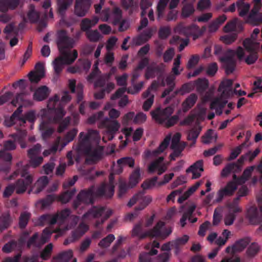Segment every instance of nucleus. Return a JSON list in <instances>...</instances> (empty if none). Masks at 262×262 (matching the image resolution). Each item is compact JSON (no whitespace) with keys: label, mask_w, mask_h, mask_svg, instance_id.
<instances>
[{"label":"nucleus","mask_w":262,"mask_h":262,"mask_svg":"<svg viewBox=\"0 0 262 262\" xmlns=\"http://www.w3.org/2000/svg\"><path fill=\"white\" fill-rule=\"evenodd\" d=\"M100 139L98 130L89 129L79 133L78 142L73 145V149L79 155H85L88 164L96 163L105 155L104 146L99 145Z\"/></svg>","instance_id":"obj_1"},{"label":"nucleus","mask_w":262,"mask_h":262,"mask_svg":"<svg viewBox=\"0 0 262 262\" xmlns=\"http://www.w3.org/2000/svg\"><path fill=\"white\" fill-rule=\"evenodd\" d=\"M57 43L60 55L52 62L54 73L58 75L63 70L65 65H69L73 63L78 56L76 50L72 51L70 49L73 48L74 41L73 39L67 35V32L60 30L57 32Z\"/></svg>","instance_id":"obj_2"},{"label":"nucleus","mask_w":262,"mask_h":262,"mask_svg":"<svg viewBox=\"0 0 262 262\" xmlns=\"http://www.w3.org/2000/svg\"><path fill=\"white\" fill-rule=\"evenodd\" d=\"M39 115L41 122L39 125V130L44 140L49 138L55 131L53 124L58 123L64 116V112L61 109L57 111L41 110Z\"/></svg>","instance_id":"obj_3"},{"label":"nucleus","mask_w":262,"mask_h":262,"mask_svg":"<svg viewBox=\"0 0 262 262\" xmlns=\"http://www.w3.org/2000/svg\"><path fill=\"white\" fill-rule=\"evenodd\" d=\"M96 121L98 122L99 128L106 129L104 136L102 138L104 142L106 141V139L112 140L120 127V123L116 120H111L107 117H103V113L101 111L90 117L88 120V122L91 124Z\"/></svg>","instance_id":"obj_4"},{"label":"nucleus","mask_w":262,"mask_h":262,"mask_svg":"<svg viewBox=\"0 0 262 262\" xmlns=\"http://www.w3.org/2000/svg\"><path fill=\"white\" fill-rule=\"evenodd\" d=\"M17 169L13 174L5 179L10 180L17 177L19 174L21 178L17 180L14 184L15 188V191L17 194H21L24 193L27 188L29 187L33 182V176L29 173V165L26 164L23 165L22 162H19L16 164Z\"/></svg>","instance_id":"obj_5"},{"label":"nucleus","mask_w":262,"mask_h":262,"mask_svg":"<svg viewBox=\"0 0 262 262\" xmlns=\"http://www.w3.org/2000/svg\"><path fill=\"white\" fill-rule=\"evenodd\" d=\"M173 112V108L168 106L164 109L157 107L154 111L150 112V114L157 123L166 127H170L176 124L179 119L178 115L171 116Z\"/></svg>","instance_id":"obj_6"},{"label":"nucleus","mask_w":262,"mask_h":262,"mask_svg":"<svg viewBox=\"0 0 262 262\" xmlns=\"http://www.w3.org/2000/svg\"><path fill=\"white\" fill-rule=\"evenodd\" d=\"M141 20L138 28L139 34L133 38L132 42L135 45L140 46L147 40V18L145 15L147 9V0H141L140 3Z\"/></svg>","instance_id":"obj_7"},{"label":"nucleus","mask_w":262,"mask_h":262,"mask_svg":"<svg viewBox=\"0 0 262 262\" xmlns=\"http://www.w3.org/2000/svg\"><path fill=\"white\" fill-rule=\"evenodd\" d=\"M143 190L134 195L128 202L127 206L128 207H132L136 203H139V206L136 208L135 211L128 213L126 215V219L132 220L138 215L137 211L143 209L147 205V198L146 190L147 189V182L145 181L142 184Z\"/></svg>","instance_id":"obj_8"},{"label":"nucleus","mask_w":262,"mask_h":262,"mask_svg":"<svg viewBox=\"0 0 262 262\" xmlns=\"http://www.w3.org/2000/svg\"><path fill=\"white\" fill-rule=\"evenodd\" d=\"M235 55H237L239 60L243 58L245 53L241 47H238L236 51L231 49L227 50L225 55L220 58V61L224 64L227 74L232 73L235 70L236 63L234 58Z\"/></svg>","instance_id":"obj_9"},{"label":"nucleus","mask_w":262,"mask_h":262,"mask_svg":"<svg viewBox=\"0 0 262 262\" xmlns=\"http://www.w3.org/2000/svg\"><path fill=\"white\" fill-rule=\"evenodd\" d=\"M69 229L68 226H67L63 229L58 228L54 230H51L50 227L46 228L43 230L41 235L39 238L38 233H34L33 235L28 240L27 246L28 248L32 246L40 248L49 241L52 233L57 232L61 234H63L64 231Z\"/></svg>","instance_id":"obj_10"},{"label":"nucleus","mask_w":262,"mask_h":262,"mask_svg":"<svg viewBox=\"0 0 262 262\" xmlns=\"http://www.w3.org/2000/svg\"><path fill=\"white\" fill-rule=\"evenodd\" d=\"M98 187L96 189L94 186H92L88 189L81 190L78 194L76 199L73 202V207L77 209L83 204L90 205L94 203L95 199L98 197L104 198V195L98 194Z\"/></svg>","instance_id":"obj_11"},{"label":"nucleus","mask_w":262,"mask_h":262,"mask_svg":"<svg viewBox=\"0 0 262 262\" xmlns=\"http://www.w3.org/2000/svg\"><path fill=\"white\" fill-rule=\"evenodd\" d=\"M112 213V210L110 209H106L103 207L93 206L82 215V219L85 220L100 218V221H97L95 223V227H98L100 225L103 224L111 215Z\"/></svg>","instance_id":"obj_12"},{"label":"nucleus","mask_w":262,"mask_h":262,"mask_svg":"<svg viewBox=\"0 0 262 262\" xmlns=\"http://www.w3.org/2000/svg\"><path fill=\"white\" fill-rule=\"evenodd\" d=\"M16 148V144L14 141L8 140L4 143V150L0 151V160L6 162V163L0 165V172L7 173L10 169L12 155L6 151V150H14Z\"/></svg>","instance_id":"obj_13"},{"label":"nucleus","mask_w":262,"mask_h":262,"mask_svg":"<svg viewBox=\"0 0 262 262\" xmlns=\"http://www.w3.org/2000/svg\"><path fill=\"white\" fill-rule=\"evenodd\" d=\"M99 62L96 61L94 64V69L91 74L88 76L87 80L89 82H93L95 80L94 83L95 88H105L107 84L110 83L109 75H100V71L98 69Z\"/></svg>","instance_id":"obj_14"},{"label":"nucleus","mask_w":262,"mask_h":262,"mask_svg":"<svg viewBox=\"0 0 262 262\" xmlns=\"http://www.w3.org/2000/svg\"><path fill=\"white\" fill-rule=\"evenodd\" d=\"M71 99V97L69 93L67 91L64 92L61 100H60L59 97L57 95H55L49 99L46 109L49 111H57L61 109L65 115L66 111L64 110V105L70 101Z\"/></svg>","instance_id":"obj_15"},{"label":"nucleus","mask_w":262,"mask_h":262,"mask_svg":"<svg viewBox=\"0 0 262 262\" xmlns=\"http://www.w3.org/2000/svg\"><path fill=\"white\" fill-rule=\"evenodd\" d=\"M170 0H160L156 11L157 19L160 20L164 18L167 21L176 20L178 17V11L174 9H170L166 16L164 15L165 8Z\"/></svg>","instance_id":"obj_16"},{"label":"nucleus","mask_w":262,"mask_h":262,"mask_svg":"<svg viewBox=\"0 0 262 262\" xmlns=\"http://www.w3.org/2000/svg\"><path fill=\"white\" fill-rule=\"evenodd\" d=\"M243 46L246 50L250 53L245 59V62L249 65L253 64L258 59L259 43L254 42L249 38H246L243 41Z\"/></svg>","instance_id":"obj_17"},{"label":"nucleus","mask_w":262,"mask_h":262,"mask_svg":"<svg viewBox=\"0 0 262 262\" xmlns=\"http://www.w3.org/2000/svg\"><path fill=\"white\" fill-rule=\"evenodd\" d=\"M233 80L231 79H226L222 81L219 85L218 91L221 92L222 96L225 98H228L233 94L238 95L239 96L246 95V92L244 91H237L235 89L232 88Z\"/></svg>","instance_id":"obj_18"},{"label":"nucleus","mask_w":262,"mask_h":262,"mask_svg":"<svg viewBox=\"0 0 262 262\" xmlns=\"http://www.w3.org/2000/svg\"><path fill=\"white\" fill-rule=\"evenodd\" d=\"M164 226V222L159 221L152 229L148 230V237H156L162 239L167 238L172 233V229L171 227L165 228Z\"/></svg>","instance_id":"obj_19"},{"label":"nucleus","mask_w":262,"mask_h":262,"mask_svg":"<svg viewBox=\"0 0 262 262\" xmlns=\"http://www.w3.org/2000/svg\"><path fill=\"white\" fill-rule=\"evenodd\" d=\"M113 172H111L109 176V182L102 183L98 186V194L104 195V198H111L114 194L115 191V178Z\"/></svg>","instance_id":"obj_20"},{"label":"nucleus","mask_w":262,"mask_h":262,"mask_svg":"<svg viewBox=\"0 0 262 262\" xmlns=\"http://www.w3.org/2000/svg\"><path fill=\"white\" fill-rule=\"evenodd\" d=\"M259 209L255 206L250 207L247 211V217L252 224H258L262 222V196L258 199Z\"/></svg>","instance_id":"obj_21"},{"label":"nucleus","mask_w":262,"mask_h":262,"mask_svg":"<svg viewBox=\"0 0 262 262\" xmlns=\"http://www.w3.org/2000/svg\"><path fill=\"white\" fill-rule=\"evenodd\" d=\"M41 146L39 144H36L32 148L28 151V155L30 159L29 167L36 168L39 166L43 161V158L41 156H38L41 152Z\"/></svg>","instance_id":"obj_22"},{"label":"nucleus","mask_w":262,"mask_h":262,"mask_svg":"<svg viewBox=\"0 0 262 262\" xmlns=\"http://www.w3.org/2000/svg\"><path fill=\"white\" fill-rule=\"evenodd\" d=\"M238 179L235 173L233 175V181L228 182L223 189L220 190L217 193V202L221 201L225 196L232 195L237 189V182Z\"/></svg>","instance_id":"obj_23"},{"label":"nucleus","mask_w":262,"mask_h":262,"mask_svg":"<svg viewBox=\"0 0 262 262\" xmlns=\"http://www.w3.org/2000/svg\"><path fill=\"white\" fill-rule=\"evenodd\" d=\"M174 31L180 34L189 36L199 32L200 28L198 25L194 24L189 26H185L183 24L180 23L176 26Z\"/></svg>","instance_id":"obj_24"},{"label":"nucleus","mask_w":262,"mask_h":262,"mask_svg":"<svg viewBox=\"0 0 262 262\" xmlns=\"http://www.w3.org/2000/svg\"><path fill=\"white\" fill-rule=\"evenodd\" d=\"M21 112L22 105H20L12 116L9 118L5 120V125L8 127L17 123L20 125H24L26 123L27 120L26 117L25 118L20 117Z\"/></svg>","instance_id":"obj_25"},{"label":"nucleus","mask_w":262,"mask_h":262,"mask_svg":"<svg viewBox=\"0 0 262 262\" xmlns=\"http://www.w3.org/2000/svg\"><path fill=\"white\" fill-rule=\"evenodd\" d=\"M91 4V0H76L74 10L75 14L79 17L85 16Z\"/></svg>","instance_id":"obj_26"},{"label":"nucleus","mask_w":262,"mask_h":262,"mask_svg":"<svg viewBox=\"0 0 262 262\" xmlns=\"http://www.w3.org/2000/svg\"><path fill=\"white\" fill-rule=\"evenodd\" d=\"M250 242V238L248 237L241 238L236 241L231 247H227L226 252L228 253H231L233 254L237 252H241L247 247Z\"/></svg>","instance_id":"obj_27"},{"label":"nucleus","mask_w":262,"mask_h":262,"mask_svg":"<svg viewBox=\"0 0 262 262\" xmlns=\"http://www.w3.org/2000/svg\"><path fill=\"white\" fill-rule=\"evenodd\" d=\"M163 157H160L151 162L148 165V173H153L156 170L158 171V175H161L164 173L166 170L167 167L165 164L163 163Z\"/></svg>","instance_id":"obj_28"},{"label":"nucleus","mask_w":262,"mask_h":262,"mask_svg":"<svg viewBox=\"0 0 262 262\" xmlns=\"http://www.w3.org/2000/svg\"><path fill=\"white\" fill-rule=\"evenodd\" d=\"M50 92L47 86H40L35 90L33 96V99L37 101H42L48 97Z\"/></svg>","instance_id":"obj_29"},{"label":"nucleus","mask_w":262,"mask_h":262,"mask_svg":"<svg viewBox=\"0 0 262 262\" xmlns=\"http://www.w3.org/2000/svg\"><path fill=\"white\" fill-rule=\"evenodd\" d=\"M204 171L203 160H199L191 165L186 170V172L192 173L193 179H196L201 176V172Z\"/></svg>","instance_id":"obj_30"},{"label":"nucleus","mask_w":262,"mask_h":262,"mask_svg":"<svg viewBox=\"0 0 262 262\" xmlns=\"http://www.w3.org/2000/svg\"><path fill=\"white\" fill-rule=\"evenodd\" d=\"M48 183L49 179L47 176H42L40 177L34 183L33 188L28 191V193L30 194L33 190H34V192L35 193H39L46 187Z\"/></svg>","instance_id":"obj_31"},{"label":"nucleus","mask_w":262,"mask_h":262,"mask_svg":"<svg viewBox=\"0 0 262 262\" xmlns=\"http://www.w3.org/2000/svg\"><path fill=\"white\" fill-rule=\"evenodd\" d=\"M57 195L52 194L47 195L45 199L38 200L36 203V206L41 209H45L49 207L52 203L56 201Z\"/></svg>","instance_id":"obj_32"},{"label":"nucleus","mask_w":262,"mask_h":262,"mask_svg":"<svg viewBox=\"0 0 262 262\" xmlns=\"http://www.w3.org/2000/svg\"><path fill=\"white\" fill-rule=\"evenodd\" d=\"M170 139V136H167L164 138L157 149L152 151L148 150V157L150 156L157 157L162 153L168 147Z\"/></svg>","instance_id":"obj_33"},{"label":"nucleus","mask_w":262,"mask_h":262,"mask_svg":"<svg viewBox=\"0 0 262 262\" xmlns=\"http://www.w3.org/2000/svg\"><path fill=\"white\" fill-rule=\"evenodd\" d=\"M241 171V166L236 163H228L221 171L222 177H227L231 172L238 173Z\"/></svg>","instance_id":"obj_34"},{"label":"nucleus","mask_w":262,"mask_h":262,"mask_svg":"<svg viewBox=\"0 0 262 262\" xmlns=\"http://www.w3.org/2000/svg\"><path fill=\"white\" fill-rule=\"evenodd\" d=\"M56 216L53 214H45L41 215L37 219L35 224L38 226H44L46 224H49L50 226L53 225L56 223Z\"/></svg>","instance_id":"obj_35"},{"label":"nucleus","mask_w":262,"mask_h":262,"mask_svg":"<svg viewBox=\"0 0 262 262\" xmlns=\"http://www.w3.org/2000/svg\"><path fill=\"white\" fill-rule=\"evenodd\" d=\"M26 135L27 132L26 130L18 129L17 130L16 133L11 134L9 135V137L13 138L15 142L19 143L21 148H25L27 147V145L23 141Z\"/></svg>","instance_id":"obj_36"},{"label":"nucleus","mask_w":262,"mask_h":262,"mask_svg":"<svg viewBox=\"0 0 262 262\" xmlns=\"http://www.w3.org/2000/svg\"><path fill=\"white\" fill-rule=\"evenodd\" d=\"M99 18L97 16L93 17L92 19L84 18L81 20L80 24L81 29L86 32L88 31L95 26L98 22Z\"/></svg>","instance_id":"obj_37"},{"label":"nucleus","mask_w":262,"mask_h":262,"mask_svg":"<svg viewBox=\"0 0 262 262\" xmlns=\"http://www.w3.org/2000/svg\"><path fill=\"white\" fill-rule=\"evenodd\" d=\"M147 65V58L146 57L140 61L138 67L135 68L132 73V83L134 84L136 79L140 76L141 71Z\"/></svg>","instance_id":"obj_38"},{"label":"nucleus","mask_w":262,"mask_h":262,"mask_svg":"<svg viewBox=\"0 0 262 262\" xmlns=\"http://www.w3.org/2000/svg\"><path fill=\"white\" fill-rule=\"evenodd\" d=\"M73 257V251L71 250L63 251L59 253L53 258V262H68Z\"/></svg>","instance_id":"obj_39"},{"label":"nucleus","mask_w":262,"mask_h":262,"mask_svg":"<svg viewBox=\"0 0 262 262\" xmlns=\"http://www.w3.org/2000/svg\"><path fill=\"white\" fill-rule=\"evenodd\" d=\"M201 126L197 125L192 127L188 131L187 139L189 141H192L190 145L191 146H193L195 144L196 140L201 133Z\"/></svg>","instance_id":"obj_40"},{"label":"nucleus","mask_w":262,"mask_h":262,"mask_svg":"<svg viewBox=\"0 0 262 262\" xmlns=\"http://www.w3.org/2000/svg\"><path fill=\"white\" fill-rule=\"evenodd\" d=\"M236 6L239 15L241 17L246 16L249 11L250 5L248 3H245L244 0H238L236 2Z\"/></svg>","instance_id":"obj_41"},{"label":"nucleus","mask_w":262,"mask_h":262,"mask_svg":"<svg viewBox=\"0 0 262 262\" xmlns=\"http://www.w3.org/2000/svg\"><path fill=\"white\" fill-rule=\"evenodd\" d=\"M71 213V210L69 209L66 208L54 214L53 216L56 215V223L57 222L60 225L63 224L70 216Z\"/></svg>","instance_id":"obj_42"},{"label":"nucleus","mask_w":262,"mask_h":262,"mask_svg":"<svg viewBox=\"0 0 262 262\" xmlns=\"http://www.w3.org/2000/svg\"><path fill=\"white\" fill-rule=\"evenodd\" d=\"M71 213V210L69 209L66 208L54 214L53 216L56 215V223L57 222L60 225L63 224L70 216Z\"/></svg>","instance_id":"obj_43"},{"label":"nucleus","mask_w":262,"mask_h":262,"mask_svg":"<svg viewBox=\"0 0 262 262\" xmlns=\"http://www.w3.org/2000/svg\"><path fill=\"white\" fill-rule=\"evenodd\" d=\"M198 96L194 93L191 94L183 102L182 106L184 112L188 111L195 103Z\"/></svg>","instance_id":"obj_44"},{"label":"nucleus","mask_w":262,"mask_h":262,"mask_svg":"<svg viewBox=\"0 0 262 262\" xmlns=\"http://www.w3.org/2000/svg\"><path fill=\"white\" fill-rule=\"evenodd\" d=\"M76 192V189H73L71 191H67L62 193L60 195H57L56 201L60 202L62 204H66L70 201Z\"/></svg>","instance_id":"obj_45"},{"label":"nucleus","mask_w":262,"mask_h":262,"mask_svg":"<svg viewBox=\"0 0 262 262\" xmlns=\"http://www.w3.org/2000/svg\"><path fill=\"white\" fill-rule=\"evenodd\" d=\"M141 180V174L139 168L135 169L131 173L129 178V187L133 188L137 185V184Z\"/></svg>","instance_id":"obj_46"},{"label":"nucleus","mask_w":262,"mask_h":262,"mask_svg":"<svg viewBox=\"0 0 262 262\" xmlns=\"http://www.w3.org/2000/svg\"><path fill=\"white\" fill-rule=\"evenodd\" d=\"M259 245L255 242L251 243L247 248L246 254L248 258L254 257L260 251Z\"/></svg>","instance_id":"obj_47"},{"label":"nucleus","mask_w":262,"mask_h":262,"mask_svg":"<svg viewBox=\"0 0 262 262\" xmlns=\"http://www.w3.org/2000/svg\"><path fill=\"white\" fill-rule=\"evenodd\" d=\"M89 229V226L84 223H81L77 229L73 232L72 236L74 239L82 236Z\"/></svg>","instance_id":"obj_48"},{"label":"nucleus","mask_w":262,"mask_h":262,"mask_svg":"<svg viewBox=\"0 0 262 262\" xmlns=\"http://www.w3.org/2000/svg\"><path fill=\"white\" fill-rule=\"evenodd\" d=\"M253 7L249 14L248 18L254 23L262 8V4L252 3Z\"/></svg>","instance_id":"obj_49"},{"label":"nucleus","mask_w":262,"mask_h":262,"mask_svg":"<svg viewBox=\"0 0 262 262\" xmlns=\"http://www.w3.org/2000/svg\"><path fill=\"white\" fill-rule=\"evenodd\" d=\"M115 87V84L113 82L108 83L105 88L103 89L100 91L97 92L94 94V98L96 99H101L104 98L105 93H108L112 91Z\"/></svg>","instance_id":"obj_50"},{"label":"nucleus","mask_w":262,"mask_h":262,"mask_svg":"<svg viewBox=\"0 0 262 262\" xmlns=\"http://www.w3.org/2000/svg\"><path fill=\"white\" fill-rule=\"evenodd\" d=\"M77 133V129L73 128L67 133L64 137L65 141L61 144L60 150H61L69 143L72 142L74 140Z\"/></svg>","instance_id":"obj_51"},{"label":"nucleus","mask_w":262,"mask_h":262,"mask_svg":"<svg viewBox=\"0 0 262 262\" xmlns=\"http://www.w3.org/2000/svg\"><path fill=\"white\" fill-rule=\"evenodd\" d=\"M132 236H138L142 239L147 236V231L142 232V226L141 223H139L136 225L132 230Z\"/></svg>","instance_id":"obj_52"},{"label":"nucleus","mask_w":262,"mask_h":262,"mask_svg":"<svg viewBox=\"0 0 262 262\" xmlns=\"http://www.w3.org/2000/svg\"><path fill=\"white\" fill-rule=\"evenodd\" d=\"M195 85L197 91L199 92L203 93L208 88V80L205 78H199L195 81Z\"/></svg>","instance_id":"obj_53"},{"label":"nucleus","mask_w":262,"mask_h":262,"mask_svg":"<svg viewBox=\"0 0 262 262\" xmlns=\"http://www.w3.org/2000/svg\"><path fill=\"white\" fill-rule=\"evenodd\" d=\"M246 145V142L242 143L239 146L233 149L227 159L228 161H232L235 159L242 152V149Z\"/></svg>","instance_id":"obj_54"},{"label":"nucleus","mask_w":262,"mask_h":262,"mask_svg":"<svg viewBox=\"0 0 262 262\" xmlns=\"http://www.w3.org/2000/svg\"><path fill=\"white\" fill-rule=\"evenodd\" d=\"M228 209V213L226 215L224 219L225 224L227 226H230L233 224L236 218V213L240 212L239 211H236L235 210L230 208Z\"/></svg>","instance_id":"obj_55"},{"label":"nucleus","mask_w":262,"mask_h":262,"mask_svg":"<svg viewBox=\"0 0 262 262\" xmlns=\"http://www.w3.org/2000/svg\"><path fill=\"white\" fill-rule=\"evenodd\" d=\"M28 18L30 23H35L38 21L39 15L35 11V6L31 5L30 10L28 13Z\"/></svg>","instance_id":"obj_56"},{"label":"nucleus","mask_w":262,"mask_h":262,"mask_svg":"<svg viewBox=\"0 0 262 262\" xmlns=\"http://www.w3.org/2000/svg\"><path fill=\"white\" fill-rule=\"evenodd\" d=\"M122 17V11L119 7H115L111 14V19L114 25L117 24Z\"/></svg>","instance_id":"obj_57"},{"label":"nucleus","mask_w":262,"mask_h":262,"mask_svg":"<svg viewBox=\"0 0 262 262\" xmlns=\"http://www.w3.org/2000/svg\"><path fill=\"white\" fill-rule=\"evenodd\" d=\"M11 222L10 215L9 213L3 214L0 216V228L2 230L6 229Z\"/></svg>","instance_id":"obj_58"},{"label":"nucleus","mask_w":262,"mask_h":262,"mask_svg":"<svg viewBox=\"0 0 262 262\" xmlns=\"http://www.w3.org/2000/svg\"><path fill=\"white\" fill-rule=\"evenodd\" d=\"M59 12L63 14L68 7L73 2V0H57Z\"/></svg>","instance_id":"obj_59"},{"label":"nucleus","mask_w":262,"mask_h":262,"mask_svg":"<svg viewBox=\"0 0 262 262\" xmlns=\"http://www.w3.org/2000/svg\"><path fill=\"white\" fill-rule=\"evenodd\" d=\"M89 40L92 42H97L102 37L101 34L97 30H89L86 32Z\"/></svg>","instance_id":"obj_60"},{"label":"nucleus","mask_w":262,"mask_h":262,"mask_svg":"<svg viewBox=\"0 0 262 262\" xmlns=\"http://www.w3.org/2000/svg\"><path fill=\"white\" fill-rule=\"evenodd\" d=\"M117 163L118 164H121L123 167L128 166L129 167H133L135 165V160L129 157H123L118 159Z\"/></svg>","instance_id":"obj_61"},{"label":"nucleus","mask_w":262,"mask_h":262,"mask_svg":"<svg viewBox=\"0 0 262 262\" xmlns=\"http://www.w3.org/2000/svg\"><path fill=\"white\" fill-rule=\"evenodd\" d=\"M194 12V8L191 4H186L182 9V15L184 17H188Z\"/></svg>","instance_id":"obj_62"},{"label":"nucleus","mask_w":262,"mask_h":262,"mask_svg":"<svg viewBox=\"0 0 262 262\" xmlns=\"http://www.w3.org/2000/svg\"><path fill=\"white\" fill-rule=\"evenodd\" d=\"M115 237L114 234H109L100 241L98 245L101 248H107L114 241Z\"/></svg>","instance_id":"obj_63"},{"label":"nucleus","mask_w":262,"mask_h":262,"mask_svg":"<svg viewBox=\"0 0 262 262\" xmlns=\"http://www.w3.org/2000/svg\"><path fill=\"white\" fill-rule=\"evenodd\" d=\"M129 187V184H127L126 181L122 179H120L119 181V198H121L126 192Z\"/></svg>","instance_id":"obj_64"}]
</instances>
